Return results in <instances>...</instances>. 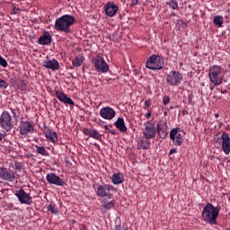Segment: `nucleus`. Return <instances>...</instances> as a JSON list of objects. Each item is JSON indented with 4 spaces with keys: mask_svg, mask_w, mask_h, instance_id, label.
Segmentation results:
<instances>
[{
    "mask_svg": "<svg viewBox=\"0 0 230 230\" xmlns=\"http://www.w3.org/2000/svg\"><path fill=\"white\" fill-rule=\"evenodd\" d=\"M218 213H220L218 207H215L211 203H207L202 210L201 217L204 222H207V224H210V226H217Z\"/></svg>",
    "mask_w": 230,
    "mask_h": 230,
    "instance_id": "1",
    "label": "nucleus"
},
{
    "mask_svg": "<svg viewBox=\"0 0 230 230\" xmlns=\"http://www.w3.org/2000/svg\"><path fill=\"white\" fill-rule=\"evenodd\" d=\"M76 22V19L71 14H65L55 22V30L63 31L64 33H71V26Z\"/></svg>",
    "mask_w": 230,
    "mask_h": 230,
    "instance_id": "2",
    "label": "nucleus"
},
{
    "mask_svg": "<svg viewBox=\"0 0 230 230\" xmlns=\"http://www.w3.org/2000/svg\"><path fill=\"white\" fill-rule=\"evenodd\" d=\"M146 67L152 71H161L164 67V58L157 55H153L147 58Z\"/></svg>",
    "mask_w": 230,
    "mask_h": 230,
    "instance_id": "3",
    "label": "nucleus"
},
{
    "mask_svg": "<svg viewBox=\"0 0 230 230\" xmlns=\"http://www.w3.org/2000/svg\"><path fill=\"white\" fill-rule=\"evenodd\" d=\"M210 82L215 85H220L224 82V75L222 74V67L214 66L210 67L208 74Z\"/></svg>",
    "mask_w": 230,
    "mask_h": 230,
    "instance_id": "4",
    "label": "nucleus"
},
{
    "mask_svg": "<svg viewBox=\"0 0 230 230\" xmlns=\"http://www.w3.org/2000/svg\"><path fill=\"white\" fill-rule=\"evenodd\" d=\"M112 191H116L114 186L103 183L97 186L96 194L97 197H102V199H112L114 197Z\"/></svg>",
    "mask_w": 230,
    "mask_h": 230,
    "instance_id": "5",
    "label": "nucleus"
},
{
    "mask_svg": "<svg viewBox=\"0 0 230 230\" xmlns=\"http://www.w3.org/2000/svg\"><path fill=\"white\" fill-rule=\"evenodd\" d=\"M0 126L5 132H10L13 128V119L7 111H4L0 116Z\"/></svg>",
    "mask_w": 230,
    "mask_h": 230,
    "instance_id": "6",
    "label": "nucleus"
},
{
    "mask_svg": "<svg viewBox=\"0 0 230 230\" xmlns=\"http://www.w3.org/2000/svg\"><path fill=\"white\" fill-rule=\"evenodd\" d=\"M92 64H93L97 73H109V64L101 56H96L92 58Z\"/></svg>",
    "mask_w": 230,
    "mask_h": 230,
    "instance_id": "7",
    "label": "nucleus"
},
{
    "mask_svg": "<svg viewBox=\"0 0 230 230\" xmlns=\"http://www.w3.org/2000/svg\"><path fill=\"white\" fill-rule=\"evenodd\" d=\"M166 82L172 87H177L182 82V75L177 71H171L166 76Z\"/></svg>",
    "mask_w": 230,
    "mask_h": 230,
    "instance_id": "8",
    "label": "nucleus"
},
{
    "mask_svg": "<svg viewBox=\"0 0 230 230\" xmlns=\"http://www.w3.org/2000/svg\"><path fill=\"white\" fill-rule=\"evenodd\" d=\"M14 195L22 204H26L27 206H31L33 204V198H31L30 193H26L22 189L16 190Z\"/></svg>",
    "mask_w": 230,
    "mask_h": 230,
    "instance_id": "9",
    "label": "nucleus"
},
{
    "mask_svg": "<svg viewBox=\"0 0 230 230\" xmlns=\"http://www.w3.org/2000/svg\"><path fill=\"white\" fill-rule=\"evenodd\" d=\"M46 181L49 184H54V186H66L64 179L59 178L55 172H49L46 175Z\"/></svg>",
    "mask_w": 230,
    "mask_h": 230,
    "instance_id": "10",
    "label": "nucleus"
},
{
    "mask_svg": "<svg viewBox=\"0 0 230 230\" xmlns=\"http://www.w3.org/2000/svg\"><path fill=\"white\" fill-rule=\"evenodd\" d=\"M100 116L102 118V119H107L108 121H111V119H114L116 117V111L112 109L111 107H103L100 110Z\"/></svg>",
    "mask_w": 230,
    "mask_h": 230,
    "instance_id": "11",
    "label": "nucleus"
},
{
    "mask_svg": "<svg viewBox=\"0 0 230 230\" xmlns=\"http://www.w3.org/2000/svg\"><path fill=\"white\" fill-rule=\"evenodd\" d=\"M19 129L22 136H26V134H33V130H35L33 124L28 120L20 121Z\"/></svg>",
    "mask_w": 230,
    "mask_h": 230,
    "instance_id": "12",
    "label": "nucleus"
},
{
    "mask_svg": "<svg viewBox=\"0 0 230 230\" xmlns=\"http://www.w3.org/2000/svg\"><path fill=\"white\" fill-rule=\"evenodd\" d=\"M0 179L7 181V182H13L15 181V173L5 167H0Z\"/></svg>",
    "mask_w": 230,
    "mask_h": 230,
    "instance_id": "13",
    "label": "nucleus"
},
{
    "mask_svg": "<svg viewBox=\"0 0 230 230\" xmlns=\"http://www.w3.org/2000/svg\"><path fill=\"white\" fill-rule=\"evenodd\" d=\"M157 134L161 137V139H164L166 136H168V124L166 120H160L156 126Z\"/></svg>",
    "mask_w": 230,
    "mask_h": 230,
    "instance_id": "14",
    "label": "nucleus"
},
{
    "mask_svg": "<svg viewBox=\"0 0 230 230\" xmlns=\"http://www.w3.org/2000/svg\"><path fill=\"white\" fill-rule=\"evenodd\" d=\"M221 139H222V148H223V152L226 154V155H229L230 154V137H229V134H227L226 132H223L222 136H221Z\"/></svg>",
    "mask_w": 230,
    "mask_h": 230,
    "instance_id": "15",
    "label": "nucleus"
},
{
    "mask_svg": "<svg viewBox=\"0 0 230 230\" xmlns=\"http://www.w3.org/2000/svg\"><path fill=\"white\" fill-rule=\"evenodd\" d=\"M104 12L107 17H114L118 12V5L114 4L112 2H108L104 5Z\"/></svg>",
    "mask_w": 230,
    "mask_h": 230,
    "instance_id": "16",
    "label": "nucleus"
},
{
    "mask_svg": "<svg viewBox=\"0 0 230 230\" xmlns=\"http://www.w3.org/2000/svg\"><path fill=\"white\" fill-rule=\"evenodd\" d=\"M51 34L49 31H45L43 34L39 38L38 44L40 46H49L51 44Z\"/></svg>",
    "mask_w": 230,
    "mask_h": 230,
    "instance_id": "17",
    "label": "nucleus"
},
{
    "mask_svg": "<svg viewBox=\"0 0 230 230\" xmlns=\"http://www.w3.org/2000/svg\"><path fill=\"white\" fill-rule=\"evenodd\" d=\"M43 67L51 69V71H58V69H60V65L57 59H49L43 61Z\"/></svg>",
    "mask_w": 230,
    "mask_h": 230,
    "instance_id": "18",
    "label": "nucleus"
},
{
    "mask_svg": "<svg viewBox=\"0 0 230 230\" xmlns=\"http://www.w3.org/2000/svg\"><path fill=\"white\" fill-rule=\"evenodd\" d=\"M56 97L62 103H66V105L72 106L75 105V102H73L71 98L67 97V95H66V93H64L63 92L56 91Z\"/></svg>",
    "mask_w": 230,
    "mask_h": 230,
    "instance_id": "19",
    "label": "nucleus"
},
{
    "mask_svg": "<svg viewBox=\"0 0 230 230\" xmlns=\"http://www.w3.org/2000/svg\"><path fill=\"white\" fill-rule=\"evenodd\" d=\"M116 206V200L112 199L111 201L102 200L101 205L102 213H109L111 209Z\"/></svg>",
    "mask_w": 230,
    "mask_h": 230,
    "instance_id": "20",
    "label": "nucleus"
},
{
    "mask_svg": "<svg viewBox=\"0 0 230 230\" xmlns=\"http://www.w3.org/2000/svg\"><path fill=\"white\" fill-rule=\"evenodd\" d=\"M111 182L115 185L125 182V175L121 172H116L111 176Z\"/></svg>",
    "mask_w": 230,
    "mask_h": 230,
    "instance_id": "21",
    "label": "nucleus"
},
{
    "mask_svg": "<svg viewBox=\"0 0 230 230\" xmlns=\"http://www.w3.org/2000/svg\"><path fill=\"white\" fill-rule=\"evenodd\" d=\"M113 125L119 130V132H127V126H125V119H123V117H119Z\"/></svg>",
    "mask_w": 230,
    "mask_h": 230,
    "instance_id": "22",
    "label": "nucleus"
},
{
    "mask_svg": "<svg viewBox=\"0 0 230 230\" xmlns=\"http://www.w3.org/2000/svg\"><path fill=\"white\" fill-rule=\"evenodd\" d=\"M157 134L155 127H146L145 137L146 139H154Z\"/></svg>",
    "mask_w": 230,
    "mask_h": 230,
    "instance_id": "23",
    "label": "nucleus"
},
{
    "mask_svg": "<svg viewBox=\"0 0 230 230\" xmlns=\"http://www.w3.org/2000/svg\"><path fill=\"white\" fill-rule=\"evenodd\" d=\"M47 139H49L51 143H57L58 141V137L57 136V132H49L45 134Z\"/></svg>",
    "mask_w": 230,
    "mask_h": 230,
    "instance_id": "24",
    "label": "nucleus"
},
{
    "mask_svg": "<svg viewBox=\"0 0 230 230\" xmlns=\"http://www.w3.org/2000/svg\"><path fill=\"white\" fill-rule=\"evenodd\" d=\"M84 58H84V56L76 57L74 60H72V66H74V67H80V66H82Z\"/></svg>",
    "mask_w": 230,
    "mask_h": 230,
    "instance_id": "25",
    "label": "nucleus"
},
{
    "mask_svg": "<svg viewBox=\"0 0 230 230\" xmlns=\"http://www.w3.org/2000/svg\"><path fill=\"white\" fill-rule=\"evenodd\" d=\"M35 148H36L37 154H40V155H43L45 157H48V155H49V153H48V151L46 150V147L35 146Z\"/></svg>",
    "mask_w": 230,
    "mask_h": 230,
    "instance_id": "26",
    "label": "nucleus"
},
{
    "mask_svg": "<svg viewBox=\"0 0 230 230\" xmlns=\"http://www.w3.org/2000/svg\"><path fill=\"white\" fill-rule=\"evenodd\" d=\"M9 168H12V170H15V172H21V170L22 169V164L15 161L13 163L9 164Z\"/></svg>",
    "mask_w": 230,
    "mask_h": 230,
    "instance_id": "27",
    "label": "nucleus"
},
{
    "mask_svg": "<svg viewBox=\"0 0 230 230\" xmlns=\"http://www.w3.org/2000/svg\"><path fill=\"white\" fill-rule=\"evenodd\" d=\"M214 24H216V26H218V28H222L224 24V16L216 15L214 17Z\"/></svg>",
    "mask_w": 230,
    "mask_h": 230,
    "instance_id": "28",
    "label": "nucleus"
},
{
    "mask_svg": "<svg viewBox=\"0 0 230 230\" xmlns=\"http://www.w3.org/2000/svg\"><path fill=\"white\" fill-rule=\"evenodd\" d=\"M90 137H93V139H96L97 141H102V134L96 129L92 130Z\"/></svg>",
    "mask_w": 230,
    "mask_h": 230,
    "instance_id": "29",
    "label": "nucleus"
},
{
    "mask_svg": "<svg viewBox=\"0 0 230 230\" xmlns=\"http://www.w3.org/2000/svg\"><path fill=\"white\" fill-rule=\"evenodd\" d=\"M167 4L170 6V8H172V10H177L179 8V3L177 0H169L167 1Z\"/></svg>",
    "mask_w": 230,
    "mask_h": 230,
    "instance_id": "30",
    "label": "nucleus"
},
{
    "mask_svg": "<svg viewBox=\"0 0 230 230\" xmlns=\"http://www.w3.org/2000/svg\"><path fill=\"white\" fill-rule=\"evenodd\" d=\"M48 211H49L52 215H58V209L53 204L49 205Z\"/></svg>",
    "mask_w": 230,
    "mask_h": 230,
    "instance_id": "31",
    "label": "nucleus"
},
{
    "mask_svg": "<svg viewBox=\"0 0 230 230\" xmlns=\"http://www.w3.org/2000/svg\"><path fill=\"white\" fill-rule=\"evenodd\" d=\"M148 120L146 122V127H155V119L152 117V119H147Z\"/></svg>",
    "mask_w": 230,
    "mask_h": 230,
    "instance_id": "32",
    "label": "nucleus"
},
{
    "mask_svg": "<svg viewBox=\"0 0 230 230\" xmlns=\"http://www.w3.org/2000/svg\"><path fill=\"white\" fill-rule=\"evenodd\" d=\"M177 134H179V128H172L170 132L171 139H174V137H177Z\"/></svg>",
    "mask_w": 230,
    "mask_h": 230,
    "instance_id": "33",
    "label": "nucleus"
},
{
    "mask_svg": "<svg viewBox=\"0 0 230 230\" xmlns=\"http://www.w3.org/2000/svg\"><path fill=\"white\" fill-rule=\"evenodd\" d=\"M0 66L4 68L8 67V62L6 61V59H4V58H3V56L0 55Z\"/></svg>",
    "mask_w": 230,
    "mask_h": 230,
    "instance_id": "34",
    "label": "nucleus"
},
{
    "mask_svg": "<svg viewBox=\"0 0 230 230\" xmlns=\"http://www.w3.org/2000/svg\"><path fill=\"white\" fill-rule=\"evenodd\" d=\"M173 145H175V146H181L182 145V140L174 137V139H172Z\"/></svg>",
    "mask_w": 230,
    "mask_h": 230,
    "instance_id": "35",
    "label": "nucleus"
},
{
    "mask_svg": "<svg viewBox=\"0 0 230 230\" xmlns=\"http://www.w3.org/2000/svg\"><path fill=\"white\" fill-rule=\"evenodd\" d=\"M6 87H8V83L3 79H0V89H6Z\"/></svg>",
    "mask_w": 230,
    "mask_h": 230,
    "instance_id": "36",
    "label": "nucleus"
},
{
    "mask_svg": "<svg viewBox=\"0 0 230 230\" xmlns=\"http://www.w3.org/2000/svg\"><path fill=\"white\" fill-rule=\"evenodd\" d=\"M93 132L92 128H84L83 129V134H84V136H89V137H91V134Z\"/></svg>",
    "mask_w": 230,
    "mask_h": 230,
    "instance_id": "37",
    "label": "nucleus"
},
{
    "mask_svg": "<svg viewBox=\"0 0 230 230\" xmlns=\"http://www.w3.org/2000/svg\"><path fill=\"white\" fill-rule=\"evenodd\" d=\"M145 118L146 119H150V118L152 119V118H155V117L154 115L152 116V110H148L147 113H146L145 115Z\"/></svg>",
    "mask_w": 230,
    "mask_h": 230,
    "instance_id": "38",
    "label": "nucleus"
},
{
    "mask_svg": "<svg viewBox=\"0 0 230 230\" xmlns=\"http://www.w3.org/2000/svg\"><path fill=\"white\" fill-rule=\"evenodd\" d=\"M137 148L139 150H145V141L143 140L138 141Z\"/></svg>",
    "mask_w": 230,
    "mask_h": 230,
    "instance_id": "39",
    "label": "nucleus"
},
{
    "mask_svg": "<svg viewBox=\"0 0 230 230\" xmlns=\"http://www.w3.org/2000/svg\"><path fill=\"white\" fill-rule=\"evenodd\" d=\"M163 103L164 105H168V103H170V96H164L163 99Z\"/></svg>",
    "mask_w": 230,
    "mask_h": 230,
    "instance_id": "40",
    "label": "nucleus"
},
{
    "mask_svg": "<svg viewBox=\"0 0 230 230\" xmlns=\"http://www.w3.org/2000/svg\"><path fill=\"white\" fill-rule=\"evenodd\" d=\"M114 230H128L125 226H121V225H117Z\"/></svg>",
    "mask_w": 230,
    "mask_h": 230,
    "instance_id": "41",
    "label": "nucleus"
},
{
    "mask_svg": "<svg viewBox=\"0 0 230 230\" xmlns=\"http://www.w3.org/2000/svg\"><path fill=\"white\" fill-rule=\"evenodd\" d=\"M12 13H13V15H16V13H19V8L13 7V8L12 9Z\"/></svg>",
    "mask_w": 230,
    "mask_h": 230,
    "instance_id": "42",
    "label": "nucleus"
},
{
    "mask_svg": "<svg viewBox=\"0 0 230 230\" xmlns=\"http://www.w3.org/2000/svg\"><path fill=\"white\" fill-rule=\"evenodd\" d=\"M137 3H139V0H132L130 6H136V4H137Z\"/></svg>",
    "mask_w": 230,
    "mask_h": 230,
    "instance_id": "43",
    "label": "nucleus"
},
{
    "mask_svg": "<svg viewBox=\"0 0 230 230\" xmlns=\"http://www.w3.org/2000/svg\"><path fill=\"white\" fill-rule=\"evenodd\" d=\"M145 105H146V107H150V105H152V101H150V100L146 101Z\"/></svg>",
    "mask_w": 230,
    "mask_h": 230,
    "instance_id": "44",
    "label": "nucleus"
},
{
    "mask_svg": "<svg viewBox=\"0 0 230 230\" xmlns=\"http://www.w3.org/2000/svg\"><path fill=\"white\" fill-rule=\"evenodd\" d=\"M175 137L176 139H180L181 141H182V135H181V133H177Z\"/></svg>",
    "mask_w": 230,
    "mask_h": 230,
    "instance_id": "45",
    "label": "nucleus"
},
{
    "mask_svg": "<svg viewBox=\"0 0 230 230\" xmlns=\"http://www.w3.org/2000/svg\"><path fill=\"white\" fill-rule=\"evenodd\" d=\"M109 134H112V136H116V130H114V129H109Z\"/></svg>",
    "mask_w": 230,
    "mask_h": 230,
    "instance_id": "46",
    "label": "nucleus"
},
{
    "mask_svg": "<svg viewBox=\"0 0 230 230\" xmlns=\"http://www.w3.org/2000/svg\"><path fill=\"white\" fill-rule=\"evenodd\" d=\"M4 136H6V134L0 131V141H3Z\"/></svg>",
    "mask_w": 230,
    "mask_h": 230,
    "instance_id": "47",
    "label": "nucleus"
},
{
    "mask_svg": "<svg viewBox=\"0 0 230 230\" xmlns=\"http://www.w3.org/2000/svg\"><path fill=\"white\" fill-rule=\"evenodd\" d=\"M172 154H177V150L176 149H171L169 152V155H172Z\"/></svg>",
    "mask_w": 230,
    "mask_h": 230,
    "instance_id": "48",
    "label": "nucleus"
},
{
    "mask_svg": "<svg viewBox=\"0 0 230 230\" xmlns=\"http://www.w3.org/2000/svg\"><path fill=\"white\" fill-rule=\"evenodd\" d=\"M102 128H104V129L108 130V132H109L110 129H109V126L108 125H104V126H102Z\"/></svg>",
    "mask_w": 230,
    "mask_h": 230,
    "instance_id": "49",
    "label": "nucleus"
},
{
    "mask_svg": "<svg viewBox=\"0 0 230 230\" xmlns=\"http://www.w3.org/2000/svg\"><path fill=\"white\" fill-rule=\"evenodd\" d=\"M215 118H220V115L218 113H216Z\"/></svg>",
    "mask_w": 230,
    "mask_h": 230,
    "instance_id": "50",
    "label": "nucleus"
},
{
    "mask_svg": "<svg viewBox=\"0 0 230 230\" xmlns=\"http://www.w3.org/2000/svg\"><path fill=\"white\" fill-rule=\"evenodd\" d=\"M24 85H26V84H24V81H22V86H21V87H24Z\"/></svg>",
    "mask_w": 230,
    "mask_h": 230,
    "instance_id": "51",
    "label": "nucleus"
},
{
    "mask_svg": "<svg viewBox=\"0 0 230 230\" xmlns=\"http://www.w3.org/2000/svg\"><path fill=\"white\" fill-rule=\"evenodd\" d=\"M94 146H97L98 148H100V145H98V144H94Z\"/></svg>",
    "mask_w": 230,
    "mask_h": 230,
    "instance_id": "52",
    "label": "nucleus"
}]
</instances>
